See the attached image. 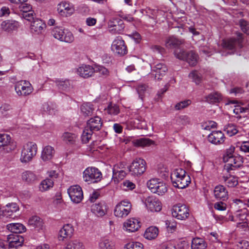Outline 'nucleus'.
Wrapping results in <instances>:
<instances>
[{"mask_svg": "<svg viewBox=\"0 0 249 249\" xmlns=\"http://www.w3.org/2000/svg\"><path fill=\"white\" fill-rule=\"evenodd\" d=\"M37 151V146L33 142H28L23 145L19 160L22 163H27L32 160Z\"/></svg>", "mask_w": 249, "mask_h": 249, "instance_id": "1", "label": "nucleus"}, {"mask_svg": "<svg viewBox=\"0 0 249 249\" xmlns=\"http://www.w3.org/2000/svg\"><path fill=\"white\" fill-rule=\"evenodd\" d=\"M83 180L89 184L95 183L102 178L101 172L94 167H87L83 172Z\"/></svg>", "mask_w": 249, "mask_h": 249, "instance_id": "2", "label": "nucleus"}, {"mask_svg": "<svg viewBox=\"0 0 249 249\" xmlns=\"http://www.w3.org/2000/svg\"><path fill=\"white\" fill-rule=\"evenodd\" d=\"M146 169V162L142 159H135L129 166V171L132 176L138 177L143 174Z\"/></svg>", "mask_w": 249, "mask_h": 249, "instance_id": "3", "label": "nucleus"}, {"mask_svg": "<svg viewBox=\"0 0 249 249\" xmlns=\"http://www.w3.org/2000/svg\"><path fill=\"white\" fill-rule=\"evenodd\" d=\"M147 186L151 192L162 196L167 191L166 184L158 178H151L147 182Z\"/></svg>", "mask_w": 249, "mask_h": 249, "instance_id": "4", "label": "nucleus"}, {"mask_svg": "<svg viewBox=\"0 0 249 249\" xmlns=\"http://www.w3.org/2000/svg\"><path fill=\"white\" fill-rule=\"evenodd\" d=\"M131 207V204L129 201L126 200L121 201L115 207L114 215L118 217H126L130 213Z\"/></svg>", "mask_w": 249, "mask_h": 249, "instance_id": "5", "label": "nucleus"}, {"mask_svg": "<svg viewBox=\"0 0 249 249\" xmlns=\"http://www.w3.org/2000/svg\"><path fill=\"white\" fill-rule=\"evenodd\" d=\"M172 214L176 218L183 220L187 219L189 215V210L184 204H178L173 207Z\"/></svg>", "mask_w": 249, "mask_h": 249, "instance_id": "6", "label": "nucleus"}, {"mask_svg": "<svg viewBox=\"0 0 249 249\" xmlns=\"http://www.w3.org/2000/svg\"><path fill=\"white\" fill-rule=\"evenodd\" d=\"M15 89L18 96H27L32 92L33 89L28 81H20L16 83Z\"/></svg>", "mask_w": 249, "mask_h": 249, "instance_id": "7", "label": "nucleus"}, {"mask_svg": "<svg viewBox=\"0 0 249 249\" xmlns=\"http://www.w3.org/2000/svg\"><path fill=\"white\" fill-rule=\"evenodd\" d=\"M112 172V179L115 183H118L126 175V168L124 165L122 163L115 164L113 168Z\"/></svg>", "mask_w": 249, "mask_h": 249, "instance_id": "8", "label": "nucleus"}, {"mask_svg": "<svg viewBox=\"0 0 249 249\" xmlns=\"http://www.w3.org/2000/svg\"><path fill=\"white\" fill-rule=\"evenodd\" d=\"M68 193L71 200L75 203H80L83 198L82 189L78 185L71 186L68 189Z\"/></svg>", "mask_w": 249, "mask_h": 249, "instance_id": "9", "label": "nucleus"}, {"mask_svg": "<svg viewBox=\"0 0 249 249\" xmlns=\"http://www.w3.org/2000/svg\"><path fill=\"white\" fill-rule=\"evenodd\" d=\"M107 25L109 32L113 34H120L124 27L123 21L119 18L110 19Z\"/></svg>", "mask_w": 249, "mask_h": 249, "instance_id": "10", "label": "nucleus"}, {"mask_svg": "<svg viewBox=\"0 0 249 249\" xmlns=\"http://www.w3.org/2000/svg\"><path fill=\"white\" fill-rule=\"evenodd\" d=\"M112 51L120 55H124L127 53L126 46L121 37L117 36L112 42Z\"/></svg>", "mask_w": 249, "mask_h": 249, "instance_id": "11", "label": "nucleus"}, {"mask_svg": "<svg viewBox=\"0 0 249 249\" xmlns=\"http://www.w3.org/2000/svg\"><path fill=\"white\" fill-rule=\"evenodd\" d=\"M144 204L148 210L152 212H160L161 210V203L154 196H149L145 199Z\"/></svg>", "mask_w": 249, "mask_h": 249, "instance_id": "12", "label": "nucleus"}, {"mask_svg": "<svg viewBox=\"0 0 249 249\" xmlns=\"http://www.w3.org/2000/svg\"><path fill=\"white\" fill-rule=\"evenodd\" d=\"M152 72L155 75V79L160 80L165 75L168 71L166 65L163 62L155 63L151 66Z\"/></svg>", "mask_w": 249, "mask_h": 249, "instance_id": "13", "label": "nucleus"}, {"mask_svg": "<svg viewBox=\"0 0 249 249\" xmlns=\"http://www.w3.org/2000/svg\"><path fill=\"white\" fill-rule=\"evenodd\" d=\"M57 11L61 16L67 17L74 13L75 8L72 4L67 1H62L58 5Z\"/></svg>", "mask_w": 249, "mask_h": 249, "instance_id": "14", "label": "nucleus"}, {"mask_svg": "<svg viewBox=\"0 0 249 249\" xmlns=\"http://www.w3.org/2000/svg\"><path fill=\"white\" fill-rule=\"evenodd\" d=\"M225 169L228 171L235 170L242 166L243 162V158L240 156H234L229 160H226Z\"/></svg>", "mask_w": 249, "mask_h": 249, "instance_id": "15", "label": "nucleus"}, {"mask_svg": "<svg viewBox=\"0 0 249 249\" xmlns=\"http://www.w3.org/2000/svg\"><path fill=\"white\" fill-rule=\"evenodd\" d=\"M20 26V23L14 19H7L1 23V28L7 33H12L17 31Z\"/></svg>", "mask_w": 249, "mask_h": 249, "instance_id": "16", "label": "nucleus"}, {"mask_svg": "<svg viewBox=\"0 0 249 249\" xmlns=\"http://www.w3.org/2000/svg\"><path fill=\"white\" fill-rule=\"evenodd\" d=\"M46 28L45 22L38 18H36L32 21L30 25L31 32L36 35L42 34Z\"/></svg>", "mask_w": 249, "mask_h": 249, "instance_id": "17", "label": "nucleus"}, {"mask_svg": "<svg viewBox=\"0 0 249 249\" xmlns=\"http://www.w3.org/2000/svg\"><path fill=\"white\" fill-rule=\"evenodd\" d=\"M213 195L217 200L225 201L228 199V192L226 187L222 185H218L214 187Z\"/></svg>", "mask_w": 249, "mask_h": 249, "instance_id": "18", "label": "nucleus"}, {"mask_svg": "<svg viewBox=\"0 0 249 249\" xmlns=\"http://www.w3.org/2000/svg\"><path fill=\"white\" fill-rule=\"evenodd\" d=\"M6 239H8V246L10 248H17L21 247L24 241L22 236L14 233L8 235Z\"/></svg>", "mask_w": 249, "mask_h": 249, "instance_id": "19", "label": "nucleus"}, {"mask_svg": "<svg viewBox=\"0 0 249 249\" xmlns=\"http://www.w3.org/2000/svg\"><path fill=\"white\" fill-rule=\"evenodd\" d=\"M140 228V221L134 218L127 219L124 223L123 225L124 230L129 232H135Z\"/></svg>", "mask_w": 249, "mask_h": 249, "instance_id": "20", "label": "nucleus"}, {"mask_svg": "<svg viewBox=\"0 0 249 249\" xmlns=\"http://www.w3.org/2000/svg\"><path fill=\"white\" fill-rule=\"evenodd\" d=\"M237 39L231 38L228 40H223L222 43L223 47L229 50H232L235 49L236 45L241 47V43L242 34L240 33H237Z\"/></svg>", "mask_w": 249, "mask_h": 249, "instance_id": "21", "label": "nucleus"}, {"mask_svg": "<svg viewBox=\"0 0 249 249\" xmlns=\"http://www.w3.org/2000/svg\"><path fill=\"white\" fill-rule=\"evenodd\" d=\"M225 136L221 131H214L208 136L209 142L214 144H221L225 141Z\"/></svg>", "mask_w": 249, "mask_h": 249, "instance_id": "22", "label": "nucleus"}, {"mask_svg": "<svg viewBox=\"0 0 249 249\" xmlns=\"http://www.w3.org/2000/svg\"><path fill=\"white\" fill-rule=\"evenodd\" d=\"M28 225L36 229L38 231H43L45 226L43 220L37 216H33L30 217L28 222Z\"/></svg>", "mask_w": 249, "mask_h": 249, "instance_id": "23", "label": "nucleus"}, {"mask_svg": "<svg viewBox=\"0 0 249 249\" xmlns=\"http://www.w3.org/2000/svg\"><path fill=\"white\" fill-rule=\"evenodd\" d=\"M91 212L98 216H103L107 213V207L104 201L93 204L91 208Z\"/></svg>", "mask_w": 249, "mask_h": 249, "instance_id": "24", "label": "nucleus"}, {"mask_svg": "<svg viewBox=\"0 0 249 249\" xmlns=\"http://www.w3.org/2000/svg\"><path fill=\"white\" fill-rule=\"evenodd\" d=\"M76 73L81 77L89 78L94 73V68L89 65H82L77 69Z\"/></svg>", "mask_w": 249, "mask_h": 249, "instance_id": "25", "label": "nucleus"}, {"mask_svg": "<svg viewBox=\"0 0 249 249\" xmlns=\"http://www.w3.org/2000/svg\"><path fill=\"white\" fill-rule=\"evenodd\" d=\"M74 228L70 224L64 225L59 231L58 238L59 240H63L65 238L71 237Z\"/></svg>", "mask_w": 249, "mask_h": 249, "instance_id": "26", "label": "nucleus"}, {"mask_svg": "<svg viewBox=\"0 0 249 249\" xmlns=\"http://www.w3.org/2000/svg\"><path fill=\"white\" fill-rule=\"evenodd\" d=\"M177 180H172L173 186L179 189H183L188 186L191 182L190 178L189 175L185 173L182 178H178Z\"/></svg>", "mask_w": 249, "mask_h": 249, "instance_id": "27", "label": "nucleus"}, {"mask_svg": "<svg viewBox=\"0 0 249 249\" xmlns=\"http://www.w3.org/2000/svg\"><path fill=\"white\" fill-rule=\"evenodd\" d=\"M5 208V216L14 219L13 217L14 213L18 212L19 208L18 205L15 202H11L7 204Z\"/></svg>", "mask_w": 249, "mask_h": 249, "instance_id": "28", "label": "nucleus"}, {"mask_svg": "<svg viewBox=\"0 0 249 249\" xmlns=\"http://www.w3.org/2000/svg\"><path fill=\"white\" fill-rule=\"evenodd\" d=\"M55 153L53 147L50 145L44 146L42 150L41 158L43 161H48L52 159Z\"/></svg>", "mask_w": 249, "mask_h": 249, "instance_id": "29", "label": "nucleus"}, {"mask_svg": "<svg viewBox=\"0 0 249 249\" xmlns=\"http://www.w3.org/2000/svg\"><path fill=\"white\" fill-rule=\"evenodd\" d=\"M102 125L101 119L98 116H95L88 121L86 126L93 131H97L100 130Z\"/></svg>", "mask_w": 249, "mask_h": 249, "instance_id": "30", "label": "nucleus"}, {"mask_svg": "<svg viewBox=\"0 0 249 249\" xmlns=\"http://www.w3.org/2000/svg\"><path fill=\"white\" fill-rule=\"evenodd\" d=\"M6 228L8 231L16 234L22 233L26 230V227L19 223H10L7 225Z\"/></svg>", "mask_w": 249, "mask_h": 249, "instance_id": "31", "label": "nucleus"}, {"mask_svg": "<svg viewBox=\"0 0 249 249\" xmlns=\"http://www.w3.org/2000/svg\"><path fill=\"white\" fill-rule=\"evenodd\" d=\"M183 43L174 36H169L165 40V46L167 49H173L178 47Z\"/></svg>", "mask_w": 249, "mask_h": 249, "instance_id": "32", "label": "nucleus"}, {"mask_svg": "<svg viewBox=\"0 0 249 249\" xmlns=\"http://www.w3.org/2000/svg\"><path fill=\"white\" fill-rule=\"evenodd\" d=\"M222 180L229 188H233L236 186L238 184L237 177L231 175H223L222 177Z\"/></svg>", "mask_w": 249, "mask_h": 249, "instance_id": "33", "label": "nucleus"}, {"mask_svg": "<svg viewBox=\"0 0 249 249\" xmlns=\"http://www.w3.org/2000/svg\"><path fill=\"white\" fill-rule=\"evenodd\" d=\"M99 249H115L114 242L108 237L102 238L99 242Z\"/></svg>", "mask_w": 249, "mask_h": 249, "instance_id": "34", "label": "nucleus"}, {"mask_svg": "<svg viewBox=\"0 0 249 249\" xmlns=\"http://www.w3.org/2000/svg\"><path fill=\"white\" fill-rule=\"evenodd\" d=\"M21 179L27 183H33L37 180V177L32 171H25L21 174Z\"/></svg>", "mask_w": 249, "mask_h": 249, "instance_id": "35", "label": "nucleus"}, {"mask_svg": "<svg viewBox=\"0 0 249 249\" xmlns=\"http://www.w3.org/2000/svg\"><path fill=\"white\" fill-rule=\"evenodd\" d=\"M207 247V243L202 238L196 237L192 241V249H206Z\"/></svg>", "mask_w": 249, "mask_h": 249, "instance_id": "36", "label": "nucleus"}, {"mask_svg": "<svg viewBox=\"0 0 249 249\" xmlns=\"http://www.w3.org/2000/svg\"><path fill=\"white\" fill-rule=\"evenodd\" d=\"M222 100V95L217 91L211 93L205 97V101L210 104L219 103Z\"/></svg>", "mask_w": 249, "mask_h": 249, "instance_id": "37", "label": "nucleus"}, {"mask_svg": "<svg viewBox=\"0 0 249 249\" xmlns=\"http://www.w3.org/2000/svg\"><path fill=\"white\" fill-rule=\"evenodd\" d=\"M159 230L156 227L151 226L148 228L144 233V237L148 240L155 238L158 235Z\"/></svg>", "mask_w": 249, "mask_h": 249, "instance_id": "38", "label": "nucleus"}, {"mask_svg": "<svg viewBox=\"0 0 249 249\" xmlns=\"http://www.w3.org/2000/svg\"><path fill=\"white\" fill-rule=\"evenodd\" d=\"M81 110L83 115L89 116L93 114L94 109L92 104L90 103H86L83 104L81 106Z\"/></svg>", "mask_w": 249, "mask_h": 249, "instance_id": "39", "label": "nucleus"}, {"mask_svg": "<svg viewBox=\"0 0 249 249\" xmlns=\"http://www.w3.org/2000/svg\"><path fill=\"white\" fill-rule=\"evenodd\" d=\"M62 138L63 141L69 144H73L75 142L77 135L72 133L66 132L63 133Z\"/></svg>", "mask_w": 249, "mask_h": 249, "instance_id": "40", "label": "nucleus"}, {"mask_svg": "<svg viewBox=\"0 0 249 249\" xmlns=\"http://www.w3.org/2000/svg\"><path fill=\"white\" fill-rule=\"evenodd\" d=\"M198 59L197 55L193 51L187 52V54L184 60L186 61L190 66H195Z\"/></svg>", "mask_w": 249, "mask_h": 249, "instance_id": "41", "label": "nucleus"}, {"mask_svg": "<svg viewBox=\"0 0 249 249\" xmlns=\"http://www.w3.org/2000/svg\"><path fill=\"white\" fill-rule=\"evenodd\" d=\"M84 246L81 242L74 240L69 242L64 249H84Z\"/></svg>", "mask_w": 249, "mask_h": 249, "instance_id": "42", "label": "nucleus"}, {"mask_svg": "<svg viewBox=\"0 0 249 249\" xmlns=\"http://www.w3.org/2000/svg\"><path fill=\"white\" fill-rule=\"evenodd\" d=\"M55 84L58 88L63 91H66L70 89L71 84L68 79H57L55 81Z\"/></svg>", "mask_w": 249, "mask_h": 249, "instance_id": "43", "label": "nucleus"}, {"mask_svg": "<svg viewBox=\"0 0 249 249\" xmlns=\"http://www.w3.org/2000/svg\"><path fill=\"white\" fill-rule=\"evenodd\" d=\"M53 186V181L51 178H46L42 180L39 185V190L44 192L49 190Z\"/></svg>", "mask_w": 249, "mask_h": 249, "instance_id": "44", "label": "nucleus"}, {"mask_svg": "<svg viewBox=\"0 0 249 249\" xmlns=\"http://www.w3.org/2000/svg\"><path fill=\"white\" fill-rule=\"evenodd\" d=\"M132 142L135 146L141 147L149 146L154 143L153 141L144 138L134 140Z\"/></svg>", "mask_w": 249, "mask_h": 249, "instance_id": "45", "label": "nucleus"}, {"mask_svg": "<svg viewBox=\"0 0 249 249\" xmlns=\"http://www.w3.org/2000/svg\"><path fill=\"white\" fill-rule=\"evenodd\" d=\"M93 131L86 126L81 136V140L83 143H87L89 142L93 133Z\"/></svg>", "mask_w": 249, "mask_h": 249, "instance_id": "46", "label": "nucleus"}, {"mask_svg": "<svg viewBox=\"0 0 249 249\" xmlns=\"http://www.w3.org/2000/svg\"><path fill=\"white\" fill-rule=\"evenodd\" d=\"M63 34V36L61 38L60 41L71 43L74 41V36L72 33L70 31L65 29L64 31V34Z\"/></svg>", "mask_w": 249, "mask_h": 249, "instance_id": "47", "label": "nucleus"}, {"mask_svg": "<svg viewBox=\"0 0 249 249\" xmlns=\"http://www.w3.org/2000/svg\"><path fill=\"white\" fill-rule=\"evenodd\" d=\"M11 138L9 135L0 133V147L7 146L10 143Z\"/></svg>", "mask_w": 249, "mask_h": 249, "instance_id": "48", "label": "nucleus"}, {"mask_svg": "<svg viewBox=\"0 0 249 249\" xmlns=\"http://www.w3.org/2000/svg\"><path fill=\"white\" fill-rule=\"evenodd\" d=\"M186 172L184 170L181 168L177 169L174 170L171 174V180H177L178 178H182L183 176L185 175Z\"/></svg>", "mask_w": 249, "mask_h": 249, "instance_id": "49", "label": "nucleus"}, {"mask_svg": "<svg viewBox=\"0 0 249 249\" xmlns=\"http://www.w3.org/2000/svg\"><path fill=\"white\" fill-rule=\"evenodd\" d=\"M64 29L59 27H54L52 31V36L56 39L60 41L63 34H64Z\"/></svg>", "mask_w": 249, "mask_h": 249, "instance_id": "50", "label": "nucleus"}, {"mask_svg": "<svg viewBox=\"0 0 249 249\" xmlns=\"http://www.w3.org/2000/svg\"><path fill=\"white\" fill-rule=\"evenodd\" d=\"M105 110L107 113L111 115H116L120 112L119 107L116 104L111 103L108 105Z\"/></svg>", "mask_w": 249, "mask_h": 249, "instance_id": "51", "label": "nucleus"}, {"mask_svg": "<svg viewBox=\"0 0 249 249\" xmlns=\"http://www.w3.org/2000/svg\"><path fill=\"white\" fill-rule=\"evenodd\" d=\"M94 73H99L104 77H107L109 75V71L102 66L95 65L94 67Z\"/></svg>", "mask_w": 249, "mask_h": 249, "instance_id": "52", "label": "nucleus"}, {"mask_svg": "<svg viewBox=\"0 0 249 249\" xmlns=\"http://www.w3.org/2000/svg\"><path fill=\"white\" fill-rule=\"evenodd\" d=\"M189 77L197 85L199 84L201 82V75L196 71H193L191 72L189 74Z\"/></svg>", "mask_w": 249, "mask_h": 249, "instance_id": "53", "label": "nucleus"}, {"mask_svg": "<svg viewBox=\"0 0 249 249\" xmlns=\"http://www.w3.org/2000/svg\"><path fill=\"white\" fill-rule=\"evenodd\" d=\"M224 131L231 137L237 134L238 132L236 126L233 124H228L225 126Z\"/></svg>", "mask_w": 249, "mask_h": 249, "instance_id": "54", "label": "nucleus"}, {"mask_svg": "<svg viewBox=\"0 0 249 249\" xmlns=\"http://www.w3.org/2000/svg\"><path fill=\"white\" fill-rule=\"evenodd\" d=\"M124 249H143V245L139 242H131L126 244Z\"/></svg>", "mask_w": 249, "mask_h": 249, "instance_id": "55", "label": "nucleus"}, {"mask_svg": "<svg viewBox=\"0 0 249 249\" xmlns=\"http://www.w3.org/2000/svg\"><path fill=\"white\" fill-rule=\"evenodd\" d=\"M192 101L190 100H185L178 103L175 106V109L177 110L183 109L191 104Z\"/></svg>", "mask_w": 249, "mask_h": 249, "instance_id": "56", "label": "nucleus"}, {"mask_svg": "<svg viewBox=\"0 0 249 249\" xmlns=\"http://www.w3.org/2000/svg\"><path fill=\"white\" fill-rule=\"evenodd\" d=\"M174 54L177 58L184 60L187 54V52L181 49L178 48L175 51Z\"/></svg>", "mask_w": 249, "mask_h": 249, "instance_id": "57", "label": "nucleus"}, {"mask_svg": "<svg viewBox=\"0 0 249 249\" xmlns=\"http://www.w3.org/2000/svg\"><path fill=\"white\" fill-rule=\"evenodd\" d=\"M216 126V123L213 121H208L201 124V127L202 129L204 130H210L211 128H215Z\"/></svg>", "mask_w": 249, "mask_h": 249, "instance_id": "58", "label": "nucleus"}, {"mask_svg": "<svg viewBox=\"0 0 249 249\" xmlns=\"http://www.w3.org/2000/svg\"><path fill=\"white\" fill-rule=\"evenodd\" d=\"M177 121L179 124L185 125L190 123V118L186 115H180L177 118Z\"/></svg>", "mask_w": 249, "mask_h": 249, "instance_id": "59", "label": "nucleus"}, {"mask_svg": "<svg viewBox=\"0 0 249 249\" xmlns=\"http://www.w3.org/2000/svg\"><path fill=\"white\" fill-rule=\"evenodd\" d=\"M18 8L23 13H27L32 10V5L25 2L20 3Z\"/></svg>", "mask_w": 249, "mask_h": 249, "instance_id": "60", "label": "nucleus"}, {"mask_svg": "<svg viewBox=\"0 0 249 249\" xmlns=\"http://www.w3.org/2000/svg\"><path fill=\"white\" fill-rule=\"evenodd\" d=\"M223 201L215 202L213 204L214 208L217 211H224L227 209V204L223 202Z\"/></svg>", "mask_w": 249, "mask_h": 249, "instance_id": "61", "label": "nucleus"}, {"mask_svg": "<svg viewBox=\"0 0 249 249\" xmlns=\"http://www.w3.org/2000/svg\"><path fill=\"white\" fill-rule=\"evenodd\" d=\"M235 148L233 146H231L229 148H228L226 153L224 154L223 156V160L224 162L226 161V160H229L231 157L234 156L233 154L234 152Z\"/></svg>", "mask_w": 249, "mask_h": 249, "instance_id": "62", "label": "nucleus"}, {"mask_svg": "<svg viewBox=\"0 0 249 249\" xmlns=\"http://www.w3.org/2000/svg\"><path fill=\"white\" fill-rule=\"evenodd\" d=\"M207 237L212 242H217L219 241V235L216 231L211 232L208 233Z\"/></svg>", "mask_w": 249, "mask_h": 249, "instance_id": "63", "label": "nucleus"}, {"mask_svg": "<svg viewBox=\"0 0 249 249\" xmlns=\"http://www.w3.org/2000/svg\"><path fill=\"white\" fill-rule=\"evenodd\" d=\"M239 23L242 31L247 34H249V24L244 19H241Z\"/></svg>", "mask_w": 249, "mask_h": 249, "instance_id": "64", "label": "nucleus"}]
</instances>
